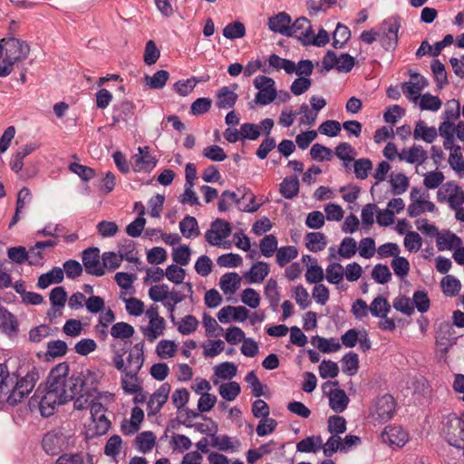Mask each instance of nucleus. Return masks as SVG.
<instances>
[{
    "instance_id": "16",
    "label": "nucleus",
    "mask_w": 464,
    "mask_h": 464,
    "mask_svg": "<svg viewBox=\"0 0 464 464\" xmlns=\"http://www.w3.org/2000/svg\"><path fill=\"white\" fill-rule=\"evenodd\" d=\"M132 159L136 171H149L157 164V160L150 153V148L148 146L139 147L138 153L135 154Z\"/></svg>"
},
{
    "instance_id": "37",
    "label": "nucleus",
    "mask_w": 464,
    "mask_h": 464,
    "mask_svg": "<svg viewBox=\"0 0 464 464\" xmlns=\"http://www.w3.org/2000/svg\"><path fill=\"white\" fill-rule=\"evenodd\" d=\"M342 370L348 376H353L359 369V357L357 353L349 352L344 354L341 360Z\"/></svg>"
},
{
    "instance_id": "52",
    "label": "nucleus",
    "mask_w": 464,
    "mask_h": 464,
    "mask_svg": "<svg viewBox=\"0 0 464 464\" xmlns=\"http://www.w3.org/2000/svg\"><path fill=\"white\" fill-rule=\"evenodd\" d=\"M223 35L227 39L242 38L246 35L245 25L238 21L230 23L223 29Z\"/></svg>"
},
{
    "instance_id": "32",
    "label": "nucleus",
    "mask_w": 464,
    "mask_h": 464,
    "mask_svg": "<svg viewBox=\"0 0 464 464\" xmlns=\"http://www.w3.org/2000/svg\"><path fill=\"white\" fill-rule=\"evenodd\" d=\"M305 241L306 247L312 252L322 251L327 245L326 237L321 232L307 233Z\"/></svg>"
},
{
    "instance_id": "14",
    "label": "nucleus",
    "mask_w": 464,
    "mask_h": 464,
    "mask_svg": "<svg viewBox=\"0 0 464 464\" xmlns=\"http://www.w3.org/2000/svg\"><path fill=\"white\" fill-rule=\"evenodd\" d=\"M395 411V401L390 394H384L375 402V414L381 421H388Z\"/></svg>"
},
{
    "instance_id": "50",
    "label": "nucleus",
    "mask_w": 464,
    "mask_h": 464,
    "mask_svg": "<svg viewBox=\"0 0 464 464\" xmlns=\"http://www.w3.org/2000/svg\"><path fill=\"white\" fill-rule=\"evenodd\" d=\"M357 251V242L353 237H344L339 246L338 254L340 256L349 259L352 258Z\"/></svg>"
},
{
    "instance_id": "48",
    "label": "nucleus",
    "mask_w": 464,
    "mask_h": 464,
    "mask_svg": "<svg viewBox=\"0 0 464 464\" xmlns=\"http://www.w3.org/2000/svg\"><path fill=\"white\" fill-rule=\"evenodd\" d=\"M215 374L223 380H231L237 375V368L233 362H225L214 367Z\"/></svg>"
},
{
    "instance_id": "56",
    "label": "nucleus",
    "mask_w": 464,
    "mask_h": 464,
    "mask_svg": "<svg viewBox=\"0 0 464 464\" xmlns=\"http://www.w3.org/2000/svg\"><path fill=\"white\" fill-rule=\"evenodd\" d=\"M441 107V101L438 96L430 93H424L420 99V108L422 111H437Z\"/></svg>"
},
{
    "instance_id": "24",
    "label": "nucleus",
    "mask_w": 464,
    "mask_h": 464,
    "mask_svg": "<svg viewBox=\"0 0 464 464\" xmlns=\"http://www.w3.org/2000/svg\"><path fill=\"white\" fill-rule=\"evenodd\" d=\"M348 403L349 398L343 390L335 389L331 392L329 395V405L334 411L337 413L344 411Z\"/></svg>"
},
{
    "instance_id": "19",
    "label": "nucleus",
    "mask_w": 464,
    "mask_h": 464,
    "mask_svg": "<svg viewBox=\"0 0 464 464\" xmlns=\"http://www.w3.org/2000/svg\"><path fill=\"white\" fill-rule=\"evenodd\" d=\"M138 206L140 207L138 218L126 227V233L131 237H140L146 225V219L143 218L146 213L145 207L141 202H136L134 205V210H138Z\"/></svg>"
},
{
    "instance_id": "7",
    "label": "nucleus",
    "mask_w": 464,
    "mask_h": 464,
    "mask_svg": "<svg viewBox=\"0 0 464 464\" xmlns=\"http://www.w3.org/2000/svg\"><path fill=\"white\" fill-rule=\"evenodd\" d=\"M254 86L258 90L255 102L261 105L271 103L276 97L275 81L265 75H258L254 80Z\"/></svg>"
},
{
    "instance_id": "34",
    "label": "nucleus",
    "mask_w": 464,
    "mask_h": 464,
    "mask_svg": "<svg viewBox=\"0 0 464 464\" xmlns=\"http://www.w3.org/2000/svg\"><path fill=\"white\" fill-rule=\"evenodd\" d=\"M179 229L187 238L196 237L199 235V227L197 219L191 216H186L179 222Z\"/></svg>"
},
{
    "instance_id": "11",
    "label": "nucleus",
    "mask_w": 464,
    "mask_h": 464,
    "mask_svg": "<svg viewBox=\"0 0 464 464\" xmlns=\"http://www.w3.org/2000/svg\"><path fill=\"white\" fill-rule=\"evenodd\" d=\"M170 392V385L165 382L160 386L150 397L147 402L148 415L158 414L163 405L167 402Z\"/></svg>"
},
{
    "instance_id": "41",
    "label": "nucleus",
    "mask_w": 464,
    "mask_h": 464,
    "mask_svg": "<svg viewBox=\"0 0 464 464\" xmlns=\"http://www.w3.org/2000/svg\"><path fill=\"white\" fill-rule=\"evenodd\" d=\"M169 77V72L165 70L157 71L152 76L146 75L145 82L150 88L160 90L162 89Z\"/></svg>"
},
{
    "instance_id": "58",
    "label": "nucleus",
    "mask_w": 464,
    "mask_h": 464,
    "mask_svg": "<svg viewBox=\"0 0 464 464\" xmlns=\"http://www.w3.org/2000/svg\"><path fill=\"white\" fill-rule=\"evenodd\" d=\"M445 177L441 171H429L424 175L423 184L429 189L439 188L444 181Z\"/></svg>"
},
{
    "instance_id": "47",
    "label": "nucleus",
    "mask_w": 464,
    "mask_h": 464,
    "mask_svg": "<svg viewBox=\"0 0 464 464\" xmlns=\"http://www.w3.org/2000/svg\"><path fill=\"white\" fill-rule=\"evenodd\" d=\"M220 396L228 401H234L240 393L241 388L237 382L222 383L218 389Z\"/></svg>"
},
{
    "instance_id": "23",
    "label": "nucleus",
    "mask_w": 464,
    "mask_h": 464,
    "mask_svg": "<svg viewBox=\"0 0 464 464\" xmlns=\"http://www.w3.org/2000/svg\"><path fill=\"white\" fill-rule=\"evenodd\" d=\"M268 264L263 261L255 263L245 275L249 283H261L269 274Z\"/></svg>"
},
{
    "instance_id": "62",
    "label": "nucleus",
    "mask_w": 464,
    "mask_h": 464,
    "mask_svg": "<svg viewBox=\"0 0 464 464\" xmlns=\"http://www.w3.org/2000/svg\"><path fill=\"white\" fill-rule=\"evenodd\" d=\"M177 345L175 342L162 340L156 347V353L160 358H171L175 355Z\"/></svg>"
},
{
    "instance_id": "12",
    "label": "nucleus",
    "mask_w": 464,
    "mask_h": 464,
    "mask_svg": "<svg viewBox=\"0 0 464 464\" xmlns=\"http://www.w3.org/2000/svg\"><path fill=\"white\" fill-rule=\"evenodd\" d=\"M106 409L100 401L92 402L91 416L95 423V434L98 436L105 434L111 428V421L105 416Z\"/></svg>"
},
{
    "instance_id": "55",
    "label": "nucleus",
    "mask_w": 464,
    "mask_h": 464,
    "mask_svg": "<svg viewBox=\"0 0 464 464\" xmlns=\"http://www.w3.org/2000/svg\"><path fill=\"white\" fill-rule=\"evenodd\" d=\"M7 256L12 262L22 265L28 262L29 253L24 246H12L7 248Z\"/></svg>"
},
{
    "instance_id": "42",
    "label": "nucleus",
    "mask_w": 464,
    "mask_h": 464,
    "mask_svg": "<svg viewBox=\"0 0 464 464\" xmlns=\"http://www.w3.org/2000/svg\"><path fill=\"white\" fill-rule=\"evenodd\" d=\"M298 255V250L294 246H282L276 251V263L283 267Z\"/></svg>"
},
{
    "instance_id": "59",
    "label": "nucleus",
    "mask_w": 464,
    "mask_h": 464,
    "mask_svg": "<svg viewBox=\"0 0 464 464\" xmlns=\"http://www.w3.org/2000/svg\"><path fill=\"white\" fill-rule=\"evenodd\" d=\"M191 250L188 246H179L173 248V261L180 266H187L190 261Z\"/></svg>"
},
{
    "instance_id": "51",
    "label": "nucleus",
    "mask_w": 464,
    "mask_h": 464,
    "mask_svg": "<svg viewBox=\"0 0 464 464\" xmlns=\"http://www.w3.org/2000/svg\"><path fill=\"white\" fill-rule=\"evenodd\" d=\"M343 267L339 263H332L326 267V280L333 285H338L343 279Z\"/></svg>"
},
{
    "instance_id": "54",
    "label": "nucleus",
    "mask_w": 464,
    "mask_h": 464,
    "mask_svg": "<svg viewBox=\"0 0 464 464\" xmlns=\"http://www.w3.org/2000/svg\"><path fill=\"white\" fill-rule=\"evenodd\" d=\"M390 182L394 195H401L409 188V179L402 173L392 174Z\"/></svg>"
},
{
    "instance_id": "36",
    "label": "nucleus",
    "mask_w": 464,
    "mask_h": 464,
    "mask_svg": "<svg viewBox=\"0 0 464 464\" xmlns=\"http://www.w3.org/2000/svg\"><path fill=\"white\" fill-rule=\"evenodd\" d=\"M312 344L317 346V348L324 353H330L337 352L341 349V344L338 341L334 338H324L321 336H314L312 339Z\"/></svg>"
},
{
    "instance_id": "60",
    "label": "nucleus",
    "mask_w": 464,
    "mask_h": 464,
    "mask_svg": "<svg viewBox=\"0 0 464 464\" xmlns=\"http://www.w3.org/2000/svg\"><path fill=\"white\" fill-rule=\"evenodd\" d=\"M339 373V367L336 362L330 360H324L319 365V374L323 379L335 378Z\"/></svg>"
},
{
    "instance_id": "40",
    "label": "nucleus",
    "mask_w": 464,
    "mask_h": 464,
    "mask_svg": "<svg viewBox=\"0 0 464 464\" xmlns=\"http://www.w3.org/2000/svg\"><path fill=\"white\" fill-rule=\"evenodd\" d=\"M165 328L164 318L150 320L149 326L143 329V334L150 342L155 341L160 335L163 334Z\"/></svg>"
},
{
    "instance_id": "43",
    "label": "nucleus",
    "mask_w": 464,
    "mask_h": 464,
    "mask_svg": "<svg viewBox=\"0 0 464 464\" xmlns=\"http://www.w3.org/2000/svg\"><path fill=\"white\" fill-rule=\"evenodd\" d=\"M277 238L270 234L266 235L259 243L260 252L266 257H271L277 251Z\"/></svg>"
},
{
    "instance_id": "45",
    "label": "nucleus",
    "mask_w": 464,
    "mask_h": 464,
    "mask_svg": "<svg viewBox=\"0 0 464 464\" xmlns=\"http://www.w3.org/2000/svg\"><path fill=\"white\" fill-rule=\"evenodd\" d=\"M329 41L330 37L327 31H325L324 28H321L317 35L314 34L313 30L312 33L307 34L304 37V45H314L317 47H323L325 46L329 43Z\"/></svg>"
},
{
    "instance_id": "30",
    "label": "nucleus",
    "mask_w": 464,
    "mask_h": 464,
    "mask_svg": "<svg viewBox=\"0 0 464 464\" xmlns=\"http://www.w3.org/2000/svg\"><path fill=\"white\" fill-rule=\"evenodd\" d=\"M241 278L237 273H227L220 278V288L224 294H234L239 287Z\"/></svg>"
},
{
    "instance_id": "35",
    "label": "nucleus",
    "mask_w": 464,
    "mask_h": 464,
    "mask_svg": "<svg viewBox=\"0 0 464 464\" xmlns=\"http://www.w3.org/2000/svg\"><path fill=\"white\" fill-rule=\"evenodd\" d=\"M270 67L276 70H285L288 74L294 73L296 70V64L291 60L281 58L276 53L271 54L267 59Z\"/></svg>"
},
{
    "instance_id": "20",
    "label": "nucleus",
    "mask_w": 464,
    "mask_h": 464,
    "mask_svg": "<svg viewBox=\"0 0 464 464\" xmlns=\"http://www.w3.org/2000/svg\"><path fill=\"white\" fill-rule=\"evenodd\" d=\"M291 36L296 37L304 45V37L307 34L312 33V25L306 17H299L294 23L290 24Z\"/></svg>"
},
{
    "instance_id": "53",
    "label": "nucleus",
    "mask_w": 464,
    "mask_h": 464,
    "mask_svg": "<svg viewBox=\"0 0 464 464\" xmlns=\"http://www.w3.org/2000/svg\"><path fill=\"white\" fill-rule=\"evenodd\" d=\"M372 169V163L371 160L362 158L354 160L353 170L355 177L358 179H367L369 172Z\"/></svg>"
},
{
    "instance_id": "46",
    "label": "nucleus",
    "mask_w": 464,
    "mask_h": 464,
    "mask_svg": "<svg viewBox=\"0 0 464 464\" xmlns=\"http://www.w3.org/2000/svg\"><path fill=\"white\" fill-rule=\"evenodd\" d=\"M385 435L391 444L398 447L404 446L408 441V434L401 427L390 428L385 431Z\"/></svg>"
},
{
    "instance_id": "29",
    "label": "nucleus",
    "mask_w": 464,
    "mask_h": 464,
    "mask_svg": "<svg viewBox=\"0 0 464 464\" xmlns=\"http://www.w3.org/2000/svg\"><path fill=\"white\" fill-rule=\"evenodd\" d=\"M134 106L129 101H123L114 105L112 120L113 123L120 122L121 121H126L134 113Z\"/></svg>"
},
{
    "instance_id": "44",
    "label": "nucleus",
    "mask_w": 464,
    "mask_h": 464,
    "mask_svg": "<svg viewBox=\"0 0 464 464\" xmlns=\"http://www.w3.org/2000/svg\"><path fill=\"white\" fill-rule=\"evenodd\" d=\"M134 328L128 323L119 322L111 328V334L115 339H128L134 334Z\"/></svg>"
},
{
    "instance_id": "15",
    "label": "nucleus",
    "mask_w": 464,
    "mask_h": 464,
    "mask_svg": "<svg viewBox=\"0 0 464 464\" xmlns=\"http://www.w3.org/2000/svg\"><path fill=\"white\" fill-rule=\"evenodd\" d=\"M291 16L285 12H280L277 14L268 18L267 25L269 30L280 34L284 36H291L290 24Z\"/></svg>"
},
{
    "instance_id": "2",
    "label": "nucleus",
    "mask_w": 464,
    "mask_h": 464,
    "mask_svg": "<svg viewBox=\"0 0 464 464\" xmlns=\"http://www.w3.org/2000/svg\"><path fill=\"white\" fill-rule=\"evenodd\" d=\"M38 380L39 372L35 367H33L24 376L20 378L13 374L10 378L12 384L8 386L5 392L4 402L11 406L17 405L32 392Z\"/></svg>"
},
{
    "instance_id": "18",
    "label": "nucleus",
    "mask_w": 464,
    "mask_h": 464,
    "mask_svg": "<svg viewBox=\"0 0 464 464\" xmlns=\"http://www.w3.org/2000/svg\"><path fill=\"white\" fill-rule=\"evenodd\" d=\"M82 386V387L81 388V391H78V392L75 393V397L72 399L73 408L74 410L77 411H82L87 409L88 407L91 408L92 402H94L92 401V398L96 391L92 388L86 387L85 379L83 375Z\"/></svg>"
},
{
    "instance_id": "39",
    "label": "nucleus",
    "mask_w": 464,
    "mask_h": 464,
    "mask_svg": "<svg viewBox=\"0 0 464 464\" xmlns=\"http://www.w3.org/2000/svg\"><path fill=\"white\" fill-rule=\"evenodd\" d=\"M369 310L372 316L385 317L391 310V305L384 297L378 295L371 303Z\"/></svg>"
},
{
    "instance_id": "5",
    "label": "nucleus",
    "mask_w": 464,
    "mask_h": 464,
    "mask_svg": "<svg viewBox=\"0 0 464 464\" xmlns=\"http://www.w3.org/2000/svg\"><path fill=\"white\" fill-rule=\"evenodd\" d=\"M248 199L249 204L243 208L246 212H255L259 208V205L256 203L255 196L252 193H244L241 197L236 192L225 190L222 192L218 208L220 212L228 210L232 204L239 205L241 200Z\"/></svg>"
},
{
    "instance_id": "22",
    "label": "nucleus",
    "mask_w": 464,
    "mask_h": 464,
    "mask_svg": "<svg viewBox=\"0 0 464 464\" xmlns=\"http://www.w3.org/2000/svg\"><path fill=\"white\" fill-rule=\"evenodd\" d=\"M63 280V270L61 267L54 266L45 274L38 277L37 286L41 289L47 288L52 284H59Z\"/></svg>"
},
{
    "instance_id": "26",
    "label": "nucleus",
    "mask_w": 464,
    "mask_h": 464,
    "mask_svg": "<svg viewBox=\"0 0 464 464\" xmlns=\"http://www.w3.org/2000/svg\"><path fill=\"white\" fill-rule=\"evenodd\" d=\"M438 136V132L435 127H427L422 121H419L413 131V137L415 140H422L427 143H432Z\"/></svg>"
},
{
    "instance_id": "13",
    "label": "nucleus",
    "mask_w": 464,
    "mask_h": 464,
    "mask_svg": "<svg viewBox=\"0 0 464 464\" xmlns=\"http://www.w3.org/2000/svg\"><path fill=\"white\" fill-rule=\"evenodd\" d=\"M66 444V437L63 433L56 431L46 433L42 440L44 450L52 456L59 454L65 448Z\"/></svg>"
},
{
    "instance_id": "1",
    "label": "nucleus",
    "mask_w": 464,
    "mask_h": 464,
    "mask_svg": "<svg viewBox=\"0 0 464 464\" xmlns=\"http://www.w3.org/2000/svg\"><path fill=\"white\" fill-rule=\"evenodd\" d=\"M70 367L67 362H61L53 367L47 378L44 392L38 388L34 396L40 399L39 409L44 417L52 416L56 407L65 404L75 397V393L82 387V375H69Z\"/></svg>"
},
{
    "instance_id": "33",
    "label": "nucleus",
    "mask_w": 464,
    "mask_h": 464,
    "mask_svg": "<svg viewBox=\"0 0 464 464\" xmlns=\"http://www.w3.org/2000/svg\"><path fill=\"white\" fill-rule=\"evenodd\" d=\"M299 192V180L297 177H286L280 184V193L285 198L291 199Z\"/></svg>"
},
{
    "instance_id": "27",
    "label": "nucleus",
    "mask_w": 464,
    "mask_h": 464,
    "mask_svg": "<svg viewBox=\"0 0 464 464\" xmlns=\"http://www.w3.org/2000/svg\"><path fill=\"white\" fill-rule=\"evenodd\" d=\"M438 249L440 251L446 249H453L456 247H459L462 245V240L454 233L450 231H447L445 234H440L438 236L437 240Z\"/></svg>"
},
{
    "instance_id": "9",
    "label": "nucleus",
    "mask_w": 464,
    "mask_h": 464,
    "mask_svg": "<svg viewBox=\"0 0 464 464\" xmlns=\"http://www.w3.org/2000/svg\"><path fill=\"white\" fill-rule=\"evenodd\" d=\"M230 234V224L221 218H217L211 223L210 228L205 233V238L209 245L220 246L223 240L228 237Z\"/></svg>"
},
{
    "instance_id": "61",
    "label": "nucleus",
    "mask_w": 464,
    "mask_h": 464,
    "mask_svg": "<svg viewBox=\"0 0 464 464\" xmlns=\"http://www.w3.org/2000/svg\"><path fill=\"white\" fill-rule=\"evenodd\" d=\"M67 344L64 341L55 340L47 343L46 355L51 358L62 357L67 352Z\"/></svg>"
},
{
    "instance_id": "8",
    "label": "nucleus",
    "mask_w": 464,
    "mask_h": 464,
    "mask_svg": "<svg viewBox=\"0 0 464 464\" xmlns=\"http://www.w3.org/2000/svg\"><path fill=\"white\" fill-rule=\"evenodd\" d=\"M2 43L5 45V58L11 62L15 63L28 57L30 46L25 41L12 37L2 39Z\"/></svg>"
},
{
    "instance_id": "63",
    "label": "nucleus",
    "mask_w": 464,
    "mask_h": 464,
    "mask_svg": "<svg viewBox=\"0 0 464 464\" xmlns=\"http://www.w3.org/2000/svg\"><path fill=\"white\" fill-rule=\"evenodd\" d=\"M160 56V52L158 49L154 41L150 40L147 42L144 51L143 60L147 65L156 63Z\"/></svg>"
},
{
    "instance_id": "4",
    "label": "nucleus",
    "mask_w": 464,
    "mask_h": 464,
    "mask_svg": "<svg viewBox=\"0 0 464 464\" xmlns=\"http://www.w3.org/2000/svg\"><path fill=\"white\" fill-rule=\"evenodd\" d=\"M442 433L450 445L464 448V420L456 413H450L443 418Z\"/></svg>"
},
{
    "instance_id": "31",
    "label": "nucleus",
    "mask_w": 464,
    "mask_h": 464,
    "mask_svg": "<svg viewBox=\"0 0 464 464\" xmlns=\"http://www.w3.org/2000/svg\"><path fill=\"white\" fill-rule=\"evenodd\" d=\"M323 447L321 436H310L296 444V450L304 453H315Z\"/></svg>"
},
{
    "instance_id": "3",
    "label": "nucleus",
    "mask_w": 464,
    "mask_h": 464,
    "mask_svg": "<svg viewBox=\"0 0 464 464\" xmlns=\"http://www.w3.org/2000/svg\"><path fill=\"white\" fill-rule=\"evenodd\" d=\"M144 343L143 342L136 343L130 351L127 357V364L124 363L123 355L125 351L115 350L114 357L112 359L114 367L123 372L126 377H134L138 375L144 362Z\"/></svg>"
},
{
    "instance_id": "28",
    "label": "nucleus",
    "mask_w": 464,
    "mask_h": 464,
    "mask_svg": "<svg viewBox=\"0 0 464 464\" xmlns=\"http://www.w3.org/2000/svg\"><path fill=\"white\" fill-rule=\"evenodd\" d=\"M144 412L139 407H134L131 411L130 421H124L121 424V430L124 434H133L140 430V424L143 420Z\"/></svg>"
},
{
    "instance_id": "21",
    "label": "nucleus",
    "mask_w": 464,
    "mask_h": 464,
    "mask_svg": "<svg viewBox=\"0 0 464 464\" xmlns=\"http://www.w3.org/2000/svg\"><path fill=\"white\" fill-rule=\"evenodd\" d=\"M0 330L8 335H13L18 331L15 317L2 305H0Z\"/></svg>"
},
{
    "instance_id": "6",
    "label": "nucleus",
    "mask_w": 464,
    "mask_h": 464,
    "mask_svg": "<svg viewBox=\"0 0 464 464\" xmlns=\"http://www.w3.org/2000/svg\"><path fill=\"white\" fill-rule=\"evenodd\" d=\"M401 27L399 15H392L384 20L382 24V34L381 38L382 46L386 51H393L398 45V32Z\"/></svg>"
},
{
    "instance_id": "57",
    "label": "nucleus",
    "mask_w": 464,
    "mask_h": 464,
    "mask_svg": "<svg viewBox=\"0 0 464 464\" xmlns=\"http://www.w3.org/2000/svg\"><path fill=\"white\" fill-rule=\"evenodd\" d=\"M412 302V305L421 314L426 313L430 309V298L428 294L423 290L414 292Z\"/></svg>"
},
{
    "instance_id": "49",
    "label": "nucleus",
    "mask_w": 464,
    "mask_h": 464,
    "mask_svg": "<svg viewBox=\"0 0 464 464\" xmlns=\"http://www.w3.org/2000/svg\"><path fill=\"white\" fill-rule=\"evenodd\" d=\"M443 293L448 296H455L459 294L461 285L459 279L448 275L441 280Z\"/></svg>"
},
{
    "instance_id": "25",
    "label": "nucleus",
    "mask_w": 464,
    "mask_h": 464,
    "mask_svg": "<svg viewBox=\"0 0 464 464\" xmlns=\"http://www.w3.org/2000/svg\"><path fill=\"white\" fill-rule=\"evenodd\" d=\"M237 97L228 86H223L217 93L216 104L219 109H229L235 105Z\"/></svg>"
},
{
    "instance_id": "10",
    "label": "nucleus",
    "mask_w": 464,
    "mask_h": 464,
    "mask_svg": "<svg viewBox=\"0 0 464 464\" xmlns=\"http://www.w3.org/2000/svg\"><path fill=\"white\" fill-rule=\"evenodd\" d=\"M82 261L87 274L95 276H102L105 274V270L102 268V262H101L99 248L89 247L83 250Z\"/></svg>"
},
{
    "instance_id": "17",
    "label": "nucleus",
    "mask_w": 464,
    "mask_h": 464,
    "mask_svg": "<svg viewBox=\"0 0 464 464\" xmlns=\"http://www.w3.org/2000/svg\"><path fill=\"white\" fill-rule=\"evenodd\" d=\"M400 160L406 161L411 164L421 165L428 158L427 151L420 145L414 144L409 149H403L399 154Z\"/></svg>"
},
{
    "instance_id": "64",
    "label": "nucleus",
    "mask_w": 464,
    "mask_h": 464,
    "mask_svg": "<svg viewBox=\"0 0 464 464\" xmlns=\"http://www.w3.org/2000/svg\"><path fill=\"white\" fill-rule=\"evenodd\" d=\"M198 326V321L194 315H186L181 319L178 326V331L181 334L188 335L194 333Z\"/></svg>"
},
{
    "instance_id": "38",
    "label": "nucleus",
    "mask_w": 464,
    "mask_h": 464,
    "mask_svg": "<svg viewBox=\"0 0 464 464\" xmlns=\"http://www.w3.org/2000/svg\"><path fill=\"white\" fill-rule=\"evenodd\" d=\"M135 441L139 451L148 453L153 449L156 437L151 431H143L136 437Z\"/></svg>"
}]
</instances>
